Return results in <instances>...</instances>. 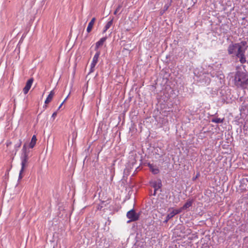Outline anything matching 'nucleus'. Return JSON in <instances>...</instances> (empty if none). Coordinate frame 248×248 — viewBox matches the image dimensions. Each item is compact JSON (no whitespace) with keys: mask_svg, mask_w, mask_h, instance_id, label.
<instances>
[{"mask_svg":"<svg viewBox=\"0 0 248 248\" xmlns=\"http://www.w3.org/2000/svg\"><path fill=\"white\" fill-rule=\"evenodd\" d=\"M179 213H180V211H179L178 209L173 210L170 213L167 215L166 219L163 221V223H167L170 219Z\"/></svg>","mask_w":248,"mask_h":248,"instance_id":"9b49d317","label":"nucleus"},{"mask_svg":"<svg viewBox=\"0 0 248 248\" xmlns=\"http://www.w3.org/2000/svg\"><path fill=\"white\" fill-rule=\"evenodd\" d=\"M140 216V213H136L134 208L130 210L126 213V217L130 219V221H137L139 220Z\"/></svg>","mask_w":248,"mask_h":248,"instance_id":"0eeeda50","label":"nucleus"},{"mask_svg":"<svg viewBox=\"0 0 248 248\" xmlns=\"http://www.w3.org/2000/svg\"><path fill=\"white\" fill-rule=\"evenodd\" d=\"M201 136V137H202H202H203V138H204V136Z\"/></svg>","mask_w":248,"mask_h":248,"instance_id":"49530a36","label":"nucleus"},{"mask_svg":"<svg viewBox=\"0 0 248 248\" xmlns=\"http://www.w3.org/2000/svg\"><path fill=\"white\" fill-rule=\"evenodd\" d=\"M95 19V17H93L89 23L88 27L87 28V32L88 33H89L92 31Z\"/></svg>","mask_w":248,"mask_h":248,"instance_id":"6ab92c4d","label":"nucleus"},{"mask_svg":"<svg viewBox=\"0 0 248 248\" xmlns=\"http://www.w3.org/2000/svg\"><path fill=\"white\" fill-rule=\"evenodd\" d=\"M147 166L149 167L150 170L152 172L153 174H157L158 173H159L160 171L159 170L156 165L153 164H151L150 163H148Z\"/></svg>","mask_w":248,"mask_h":248,"instance_id":"ddd939ff","label":"nucleus"},{"mask_svg":"<svg viewBox=\"0 0 248 248\" xmlns=\"http://www.w3.org/2000/svg\"><path fill=\"white\" fill-rule=\"evenodd\" d=\"M236 45H238L239 46L241 47V49H247V47L245 48H243L244 46H245L247 45V42L246 41H241L240 43H236Z\"/></svg>","mask_w":248,"mask_h":248,"instance_id":"393cba45","label":"nucleus"},{"mask_svg":"<svg viewBox=\"0 0 248 248\" xmlns=\"http://www.w3.org/2000/svg\"><path fill=\"white\" fill-rule=\"evenodd\" d=\"M165 11H164V9H163V10H162V11H161V12H160L161 15H163V14L164 13V12H165Z\"/></svg>","mask_w":248,"mask_h":248,"instance_id":"a19ab883","label":"nucleus"},{"mask_svg":"<svg viewBox=\"0 0 248 248\" xmlns=\"http://www.w3.org/2000/svg\"><path fill=\"white\" fill-rule=\"evenodd\" d=\"M244 241L248 243V236H246L243 239Z\"/></svg>","mask_w":248,"mask_h":248,"instance_id":"f704fd0d","label":"nucleus"},{"mask_svg":"<svg viewBox=\"0 0 248 248\" xmlns=\"http://www.w3.org/2000/svg\"><path fill=\"white\" fill-rule=\"evenodd\" d=\"M134 221H130V219H129V220H128V221H127V223H130V222H134Z\"/></svg>","mask_w":248,"mask_h":248,"instance_id":"79ce46f5","label":"nucleus"},{"mask_svg":"<svg viewBox=\"0 0 248 248\" xmlns=\"http://www.w3.org/2000/svg\"><path fill=\"white\" fill-rule=\"evenodd\" d=\"M113 18H112L109 21H108L107 22V23L106 24V25H105V26L104 27V29L103 31V33H105L112 25V23H113Z\"/></svg>","mask_w":248,"mask_h":248,"instance_id":"5701e85b","label":"nucleus"},{"mask_svg":"<svg viewBox=\"0 0 248 248\" xmlns=\"http://www.w3.org/2000/svg\"><path fill=\"white\" fill-rule=\"evenodd\" d=\"M165 11H164V9H163V10H162V11H161V12H160L161 15H163V14L164 13V12H165Z\"/></svg>","mask_w":248,"mask_h":248,"instance_id":"ea45409f","label":"nucleus"},{"mask_svg":"<svg viewBox=\"0 0 248 248\" xmlns=\"http://www.w3.org/2000/svg\"><path fill=\"white\" fill-rule=\"evenodd\" d=\"M200 175V172H198L196 175L192 178V181H195Z\"/></svg>","mask_w":248,"mask_h":248,"instance_id":"c85d7f7f","label":"nucleus"},{"mask_svg":"<svg viewBox=\"0 0 248 248\" xmlns=\"http://www.w3.org/2000/svg\"><path fill=\"white\" fill-rule=\"evenodd\" d=\"M22 144V140L21 139H19L18 142L15 145V149L16 151H17L18 148L21 146Z\"/></svg>","mask_w":248,"mask_h":248,"instance_id":"bb28decb","label":"nucleus"},{"mask_svg":"<svg viewBox=\"0 0 248 248\" xmlns=\"http://www.w3.org/2000/svg\"><path fill=\"white\" fill-rule=\"evenodd\" d=\"M162 183L160 180L158 181H154L152 183V186L154 188V189H159L162 186Z\"/></svg>","mask_w":248,"mask_h":248,"instance_id":"a211bd4d","label":"nucleus"},{"mask_svg":"<svg viewBox=\"0 0 248 248\" xmlns=\"http://www.w3.org/2000/svg\"><path fill=\"white\" fill-rule=\"evenodd\" d=\"M87 155H86L84 159V162L85 161V160H86V159L87 158Z\"/></svg>","mask_w":248,"mask_h":248,"instance_id":"a18cd8bd","label":"nucleus"},{"mask_svg":"<svg viewBox=\"0 0 248 248\" xmlns=\"http://www.w3.org/2000/svg\"><path fill=\"white\" fill-rule=\"evenodd\" d=\"M207 92L212 97H215L218 95V91L213 88H207Z\"/></svg>","mask_w":248,"mask_h":248,"instance_id":"dca6fc26","label":"nucleus"},{"mask_svg":"<svg viewBox=\"0 0 248 248\" xmlns=\"http://www.w3.org/2000/svg\"><path fill=\"white\" fill-rule=\"evenodd\" d=\"M90 66H91V67H90V72L88 74H90V73H91L92 72H93L94 71V68L95 67V66L92 67V64H91Z\"/></svg>","mask_w":248,"mask_h":248,"instance_id":"473e14b6","label":"nucleus"},{"mask_svg":"<svg viewBox=\"0 0 248 248\" xmlns=\"http://www.w3.org/2000/svg\"><path fill=\"white\" fill-rule=\"evenodd\" d=\"M107 39V36L103 37L101 38V39H100V40L95 43L94 50L96 51H99L98 50L99 47L103 45L104 42L106 41Z\"/></svg>","mask_w":248,"mask_h":248,"instance_id":"4468645a","label":"nucleus"},{"mask_svg":"<svg viewBox=\"0 0 248 248\" xmlns=\"http://www.w3.org/2000/svg\"><path fill=\"white\" fill-rule=\"evenodd\" d=\"M69 95V94L67 96V97L65 98V99L62 102H63V103L65 102V101L66 100V99H67V98L68 97Z\"/></svg>","mask_w":248,"mask_h":248,"instance_id":"58836bf2","label":"nucleus"},{"mask_svg":"<svg viewBox=\"0 0 248 248\" xmlns=\"http://www.w3.org/2000/svg\"><path fill=\"white\" fill-rule=\"evenodd\" d=\"M158 189H154V193L153 194V195L154 196H155L156 195V191Z\"/></svg>","mask_w":248,"mask_h":248,"instance_id":"e433bc0d","label":"nucleus"},{"mask_svg":"<svg viewBox=\"0 0 248 248\" xmlns=\"http://www.w3.org/2000/svg\"><path fill=\"white\" fill-rule=\"evenodd\" d=\"M240 111H242V109L240 108Z\"/></svg>","mask_w":248,"mask_h":248,"instance_id":"09e8293b","label":"nucleus"},{"mask_svg":"<svg viewBox=\"0 0 248 248\" xmlns=\"http://www.w3.org/2000/svg\"><path fill=\"white\" fill-rule=\"evenodd\" d=\"M240 186L243 188L246 189L248 187V178H243L240 180Z\"/></svg>","mask_w":248,"mask_h":248,"instance_id":"f3484780","label":"nucleus"},{"mask_svg":"<svg viewBox=\"0 0 248 248\" xmlns=\"http://www.w3.org/2000/svg\"><path fill=\"white\" fill-rule=\"evenodd\" d=\"M100 55V51H97L96 52L95 54H94V55L93 57L92 62L91 63V64H92V67L95 66L96 65V64H97Z\"/></svg>","mask_w":248,"mask_h":248,"instance_id":"2eb2a0df","label":"nucleus"},{"mask_svg":"<svg viewBox=\"0 0 248 248\" xmlns=\"http://www.w3.org/2000/svg\"><path fill=\"white\" fill-rule=\"evenodd\" d=\"M25 168V167L23 168V167H21V169L19 171V173L18 181H19L20 179H21L22 178V177H23L22 173H23V171L24 170Z\"/></svg>","mask_w":248,"mask_h":248,"instance_id":"cd10ccee","label":"nucleus"},{"mask_svg":"<svg viewBox=\"0 0 248 248\" xmlns=\"http://www.w3.org/2000/svg\"><path fill=\"white\" fill-rule=\"evenodd\" d=\"M43 108H46V105H45L43 106Z\"/></svg>","mask_w":248,"mask_h":248,"instance_id":"c03bdc74","label":"nucleus"},{"mask_svg":"<svg viewBox=\"0 0 248 248\" xmlns=\"http://www.w3.org/2000/svg\"><path fill=\"white\" fill-rule=\"evenodd\" d=\"M239 47L240 46L238 45H236V43H232L229 45L227 49L228 54L232 56H235Z\"/></svg>","mask_w":248,"mask_h":248,"instance_id":"6e6552de","label":"nucleus"},{"mask_svg":"<svg viewBox=\"0 0 248 248\" xmlns=\"http://www.w3.org/2000/svg\"><path fill=\"white\" fill-rule=\"evenodd\" d=\"M36 140L37 139L36 136L34 135H33L29 145L30 148H33L35 146Z\"/></svg>","mask_w":248,"mask_h":248,"instance_id":"412c9836","label":"nucleus"},{"mask_svg":"<svg viewBox=\"0 0 248 248\" xmlns=\"http://www.w3.org/2000/svg\"><path fill=\"white\" fill-rule=\"evenodd\" d=\"M243 67L244 71L237 70L234 76V83L237 87L243 88L248 84V72L245 69L246 66Z\"/></svg>","mask_w":248,"mask_h":248,"instance_id":"f03ea898","label":"nucleus"},{"mask_svg":"<svg viewBox=\"0 0 248 248\" xmlns=\"http://www.w3.org/2000/svg\"><path fill=\"white\" fill-rule=\"evenodd\" d=\"M168 57H169V56H168V55H167V56H166V59H168Z\"/></svg>","mask_w":248,"mask_h":248,"instance_id":"de8ad7c7","label":"nucleus"},{"mask_svg":"<svg viewBox=\"0 0 248 248\" xmlns=\"http://www.w3.org/2000/svg\"><path fill=\"white\" fill-rule=\"evenodd\" d=\"M206 132H207V131H203V129H202V130H201L200 134H205Z\"/></svg>","mask_w":248,"mask_h":248,"instance_id":"c9c22d12","label":"nucleus"},{"mask_svg":"<svg viewBox=\"0 0 248 248\" xmlns=\"http://www.w3.org/2000/svg\"><path fill=\"white\" fill-rule=\"evenodd\" d=\"M121 6L120 5H119L117 8H116V9L115 10V11L114 12V15H116L117 14V13L118 12V11L120 10V9L121 8Z\"/></svg>","mask_w":248,"mask_h":248,"instance_id":"2f4dec72","label":"nucleus"},{"mask_svg":"<svg viewBox=\"0 0 248 248\" xmlns=\"http://www.w3.org/2000/svg\"><path fill=\"white\" fill-rule=\"evenodd\" d=\"M33 81V78H31L27 80V81L26 83V85L23 89V92L24 94H26L29 92V91L30 89H31V86L32 84Z\"/></svg>","mask_w":248,"mask_h":248,"instance_id":"f8f14e48","label":"nucleus"},{"mask_svg":"<svg viewBox=\"0 0 248 248\" xmlns=\"http://www.w3.org/2000/svg\"><path fill=\"white\" fill-rule=\"evenodd\" d=\"M29 152V150L27 149L26 146V144L25 143L23 146L21 150V155L20 156V159L21 161V165L23 168H25L26 164L28 162Z\"/></svg>","mask_w":248,"mask_h":248,"instance_id":"423d86ee","label":"nucleus"},{"mask_svg":"<svg viewBox=\"0 0 248 248\" xmlns=\"http://www.w3.org/2000/svg\"><path fill=\"white\" fill-rule=\"evenodd\" d=\"M195 80L200 83L201 85H208L211 80L210 77V73L208 72V66H207V72L204 70L200 71L199 69H195L194 72Z\"/></svg>","mask_w":248,"mask_h":248,"instance_id":"7ed1b4c3","label":"nucleus"},{"mask_svg":"<svg viewBox=\"0 0 248 248\" xmlns=\"http://www.w3.org/2000/svg\"><path fill=\"white\" fill-rule=\"evenodd\" d=\"M220 64L217 63L211 64L208 65V72L210 73V76L216 82L217 86L225 84V76L220 70Z\"/></svg>","mask_w":248,"mask_h":248,"instance_id":"f257e3e1","label":"nucleus"},{"mask_svg":"<svg viewBox=\"0 0 248 248\" xmlns=\"http://www.w3.org/2000/svg\"><path fill=\"white\" fill-rule=\"evenodd\" d=\"M194 202V199L189 198L186 200V202L182 207L178 208V210L180 211V213L182 212L183 211L185 210L189 211V210L188 209V208L192 205Z\"/></svg>","mask_w":248,"mask_h":248,"instance_id":"9d476101","label":"nucleus"},{"mask_svg":"<svg viewBox=\"0 0 248 248\" xmlns=\"http://www.w3.org/2000/svg\"><path fill=\"white\" fill-rule=\"evenodd\" d=\"M170 5V4H166L163 7L164 11H167L169 8Z\"/></svg>","mask_w":248,"mask_h":248,"instance_id":"7c9ffc66","label":"nucleus"},{"mask_svg":"<svg viewBox=\"0 0 248 248\" xmlns=\"http://www.w3.org/2000/svg\"><path fill=\"white\" fill-rule=\"evenodd\" d=\"M54 93H54V92L53 90H52L49 93V94L47 96V97L45 101V104H47L49 103L52 100L53 96L54 95Z\"/></svg>","mask_w":248,"mask_h":248,"instance_id":"aec40b11","label":"nucleus"},{"mask_svg":"<svg viewBox=\"0 0 248 248\" xmlns=\"http://www.w3.org/2000/svg\"><path fill=\"white\" fill-rule=\"evenodd\" d=\"M63 104V102H62L61 105H60V106L59 107L58 109L59 110L61 107L62 106V105Z\"/></svg>","mask_w":248,"mask_h":248,"instance_id":"4c0bfd02","label":"nucleus"},{"mask_svg":"<svg viewBox=\"0 0 248 248\" xmlns=\"http://www.w3.org/2000/svg\"><path fill=\"white\" fill-rule=\"evenodd\" d=\"M109 203V202H108L107 201H101L100 202V203L97 206V210H102V209L104 207L107 206V205Z\"/></svg>","mask_w":248,"mask_h":248,"instance_id":"4be33fe9","label":"nucleus"},{"mask_svg":"<svg viewBox=\"0 0 248 248\" xmlns=\"http://www.w3.org/2000/svg\"><path fill=\"white\" fill-rule=\"evenodd\" d=\"M85 89H83V94L84 95L85 93L87 92V89H88V83L86 84V85H85Z\"/></svg>","mask_w":248,"mask_h":248,"instance_id":"c756f323","label":"nucleus"},{"mask_svg":"<svg viewBox=\"0 0 248 248\" xmlns=\"http://www.w3.org/2000/svg\"><path fill=\"white\" fill-rule=\"evenodd\" d=\"M115 162H116V160H114V161H113V163L112 164V166H114Z\"/></svg>","mask_w":248,"mask_h":248,"instance_id":"37998d69","label":"nucleus"},{"mask_svg":"<svg viewBox=\"0 0 248 248\" xmlns=\"http://www.w3.org/2000/svg\"><path fill=\"white\" fill-rule=\"evenodd\" d=\"M245 49H241V47H239L238 52L236 53L235 57L239 59V62L241 63L244 64L246 62V58L245 56Z\"/></svg>","mask_w":248,"mask_h":248,"instance_id":"1a4fd4ad","label":"nucleus"},{"mask_svg":"<svg viewBox=\"0 0 248 248\" xmlns=\"http://www.w3.org/2000/svg\"><path fill=\"white\" fill-rule=\"evenodd\" d=\"M162 92L163 95L166 98V100H164V101H166V102H168L169 100H170V102H171L172 99L175 98L177 96L175 91L170 85H166Z\"/></svg>","mask_w":248,"mask_h":248,"instance_id":"39448f33","label":"nucleus"},{"mask_svg":"<svg viewBox=\"0 0 248 248\" xmlns=\"http://www.w3.org/2000/svg\"><path fill=\"white\" fill-rule=\"evenodd\" d=\"M57 113L56 111L53 112L51 116V118H53V119H54L55 117L57 116Z\"/></svg>","mask_w":248,"mask_h":248,"instance_id":"72a5a7b5","label":"nucleus"},{"mask_svg":"<svg viewBox=\"0 0 248 248\" xmlns=\"http://www.w3.org/2000/svg\"><path fill=\"white\" fill-rule=\"evenodd\" d=\"M224 119V118L221 119L220 118L215 117V118H212V119L211 120V121L212 123H216V124H220V123H222L223 122Z\"/></svg>","mask_w":248,"mask_h":248,"instance_id":"b1692460","label":"nucleus"},{"mask_svg":"<svg viewBox=\"0 0 248 248\" xmlns=\"http://www.w3.org/2000/svg\"><path fill=\"white\" fill-rule=\"evenodd\" d=\"M217 95L221 102L228 104L231 100V90L227 86H221Z\"/></svg>","mask_w":248,"mask_h":248,"instance_id":"20e7f679","label":"nucleus"},{"mask_svg":"<svg viewBox=\"0 0 248 248\" xmlns=\"http://www.w3.org/2000/svg\"><path fill=\"white\" fill-rule=\"evenodd\" d=\"M165 105H166V104H162L161 106V107L162 109H165L164 111L169 112V111H172L171 108L169 106V104L167 105V107H166Z\"/></svg>","mask_w":248,"mask_h":248,"instance_id":"a878e982","label":"nucleus"}]
</instances>
